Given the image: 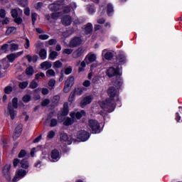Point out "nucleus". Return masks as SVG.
<instances>
[{"mask_svg":"<svg viewBox=\"0 0 182 182\" xmlns=\"http://www.w3.org/2000/svg\"><path fill=\"white\" fill-rule=\"evenodd\" d=\"M85 111L82 110L81 112H71L70 114V117L72 119H74L76 121V119L79 120L80 119H82V116H85Z\"/></svg>","mask_w":182,"mask_h":182,"instance_id":"2eb2a0df","label":"nucleus"},{"mask_svg":"<svg viewBox=\"0 0 182 182\" xmlns=\"http://www.w3.org/2000/svg\"><path fill=\"white\" fill-rule=\"evenodd\" d=\"M30 87L31 89H36V87H38V82H36L35 80H33L31 83H30Z\"/></svg>","mask_w":182,"mask_h":182,"instance_id":"8fccbe9b","label":"nucleus"},{"mask_svg":"<svg viewBox=\"0 0 182 182\" xmlns=\"http://www.w3.org/2000/svg\"><path fill=\"white\" fill-rule=\"evenodd\" d=\"M123 83V80L122 78H118L114 83V87H109L107 90V95L109 97V99L100 102V106L102 109H105V112H108V113H112V112H114V109L116 107V102L119 100V89L122 86Z\"/></svg>","mask_w":182,"mask_h":182,"instance_id":"f257e3e1","label":"nucleus"},{"mask_svg":"<svg viewBox=\"0 0 182 182\" xmlns=\"http://www.w3.org/2000/svg\"><path fill=\"white\" fill-rule=\"evenodd\" d=\"M39 39H41V41H46L47 39H49V35L41 34L39 36Z\"/></svg>","mask_w":182,"mask_h":182,"instance_id":"de8ad7c7","label":"nucleus"},{"mask_svg":"<svg viewBox=\"0 0 182 182\" xmlns=\"http://www.w3.org/2000/svg\"><path fill=\"white\" fill-rule=\"evenodd\" d=\"M89 137H90V134L85 130L79 131L77 133V138L79 139V140H81V141L89 140Z\"/></svg>","mask_w":182,"mask_h":182,"instance_id":"39448f33","label":"nucleus"},{"mask_svg":"<svg viewBox=\"0 0 182 182\" xmlns=\"http://www.w3.org/2000/svg\"><path fill=\"white\" fill-rule=\"evenodd\" d=\"M16 33V27H9L6 31V35H14Z\"/></svg>","mask_w":182,"mask_h":182,"instance_id":"bb28decb","label":"nucleus"},{"mask_svg":"<svg viewBox=\"0 0 182 182\" xmlns=\"http://www.w3.org/2000/svg\"><path fill=\"white\" fill-rule=\"evenodd\" d=\"M19 49V46L16 43H12L11 44V48L10 50L11 52H15V50H18Z\"/></svg>","mask_w":182,"mask_h":182,"instance_id":"58836bf2","label":"nucleus"},{"mask_svg":"<svg viewBox=\"0 0 182 182\" xmlns=\"http://www.w3.org/2000/svg\"><path fill=\"white\" fill-rule=\"evenodd\" d=\"M91 85V82L89 80H85L84 81V82L82 83V85L85 87H89V86H90Z\"/></svg>","mask_w":182,"mask_h":182,"instance_id":"69168bd1","label":"nucleus"},{"mask_svg":"<svg viewBox=\"0 0 182 182\" xmlns=\"http://www.w3.org/2000/svg\"><path fill=\"white\" fill-rule=\"evenodd\" d=\"M29 46H31V42L29 41V38H26V43L24 44V48L26 49H29Z\"/></svg>","mask_w":182,"mask_h":182,"instance_id":"bf43d9fd","label":"nucleus"},{"mask_svg":"<svg viewBox=\"0 0 182 182\" xmlns=\"http://www.w3.org/2000/svg\"><path fill=\"white\" fill-rule=\"evenodd\" d=\"M6 16V11H5V9H1L0 10V17L5 18Z\"/></svg>","mask_w":182,"mask_h":182,"instance_id":"680f3d73","label":"nucleus"},{"mask_svg":"<svg viewBox=\"0 0 182 182\" xmlns=\"http://www.w3.org/2000/svg\"><path fill=\"white\" fill-rule=\"evenodd\" d=\"M63 7V1H57L56 3L50 4L48 6L50 11H52L53 12H56V11H60Z\"/></svg>","mask_w":182,"mask_h":182,"instance_id":"0eeeda50","label":"nucleus"},{"mask_svg":"<svg viewBox=\"0 0 182 182\" xmlns=\"http://www.w3.org/2000/svg\"><path fill=\"white\" fill-rule=\"evenodd\" d=\"M63 65V63H62V62L57 60L53 63V69H60V68H62Z\"/></svg>","mask_w":182,"mask_h":182,"instance_id":"473e14b6","label":"nucleus"},{"mask_svg":"<svg viewBox=\"0 0 182 182\" xmlns=\"http://www.w3.org/2000/svg\"><path fill=\"white\" fill-rule=\"evenodd\" d=\"M22 133V124H18L15 129L14 134L13 136V139L14 140H16L19 136H21V134Z\"/></svg>","mask_w":182,"mask_h":182,"instance_id":"dca6fc26","label":"nucleus"},{"mask_svg":"<svg viewBox=\"0 0 182 182\" xmlns=\"http://www.w3.org/2000/svg\"><path fill=\"white\" fill-rule=\"evenodd\" d=\"M71 73H72V67L68 66V67L65 68V75H70Z\"/></svg>","mask_w":182,"mask_h":182,"instance_id":"864d4df0","label":"nucleus"},{"mask_svg":"<svg viewBox=\"0 0 182 182\" xmlns=\"http://www.w3.org/2000/svg\"><path fill=\"white\" fill-rule=\"evenodd\" d=\"M55 134H56V133L55 132V131L50 130L47 134V139L50 140V139H53V137H55Z\"/></svg>","mask_w":182,"mask_h":182,"instance_id":"c9c22d12","label":"nucleus"},{"mask_svg":"<svg viewBox=\"0 0 182 182\" xmlns=\"http://www.w3.org/2000/svg\"><path fill=\"white\" fill-rule=\"evenodd\" d=\"M73 52V49L72 48H65L63 50V53H65V55H71Z\"/></svg>","mask_w":182,"mask_h":182,"instance_id":"a18cd8bd","label":"nucleus"},{"mask_svg":"<svg viewBox=\"0 0 182 182\" xmlns=\"http://www.w3.org/2000/svg\"><path fill=\"white\" fill-rule=\"evenodd\" d=\"M11 164H6L3 168V174L6 177L7 181H11Z\"/></svg>","mask_w":182,"mask_h":182,"instance_id":"9d476101","label":"nucleus"},{"mask_svg":"<svg viewBox=\"0 0 182 182\" xmlns=\"http://www.w3.org/2000/svg\"><path fill=\"white\" fill-rule=\"evenodd\" d=\"M21 55H23V50L17 52L16 53H11L6 56L8 60L12 63L16 58H19V56H21Z\"/></svg>","mask_w":182,"mask_h":182,"instance_id":"9b49d317","label":"nucleus"},{"mask_svg":"<svg viewBox=\"0 0 182 182\" xmlns=\"http://www.w3.org/2000/svg\"><path fill=\"white\" fill-rule=\"evenodd\" d=\"M70 89H72V87H70L67 84H65L63 89L65 93H69V92H70Z\"/></svg>","mask_w":182,"mask_h":182,"instance_id":"6e6d98bb","label":"nucleus"},{"mask_svg":"<svg viewBox=\"0 0 182 182\" xmlns=\"http://www.w3.org/2000/svg\"><path fill=\"white\" fill-rule=\"evenodd\" d=\"M117 62L119 65H123L126 63V56L124 55H119L117 58Z\"/></svg>","mask_w":182,"mask_h":182,"instance_id":"a878e982","label":"nucleus"},{"mask_svg":"<svg viewBox=\"0 0 182 182\" xmlns=\"http://www.w3.org/2000/svg\"><path fill=\"white\" fill-rule=\"evenodd\" d=\"M55 75H56V73H55V70H53V69H50L46 72V76H48V77L55 76Z\"/></svg>","mask_w":182,"mask_h":182,"instance_id":"a19ab883","label":"nucleus"},{"mask_svg":"<svg viewBox=\"0 0 182 182\" xmlns=\"http://www.w3.org/2000/svg\"><path fill=\"white\" fill-rule=\"evenodd\" d=\"M69 114V105L68 102L64 103L63 109L58 113V119L60 123H62L65 120L64 116H68Z\"/></svg>","mask_w":182,"mask_h":182,"instance_id":"20e7f679","label":"nucleus"},{"mask_svg":"<svg viewBox=\"0 0 182 182\" xmlns=\"http://www.w3.org/2000/svg\"><path fill=\"white\" fill-rule=\"evenodd\" d=\"M60 16V13H53L51 14L52 19H58Z\"/></svg>","mask_w":182,"mask_h":182,"instance_id":"052dcab7","label":"nucleus"},{"mask_svg":"<svg viewBox=\"0 0 182 182\" xmlns=\"http://www.w3.org/2000/svg\"><path fill=\"white\" fill-rule=\"evenodd\" d=\"M59 100H60V97L59 95H55L52 100L53 103H59Z\"/></svg>","mask_w":182,"mask_h":182,"instance_id":"49530a36","label":"nucleus"},{"mask_svg":"<svg viewBox=\"0 0 182 182\" xmlns=\"http://www.w3.org/2000/svg\"><path fill=\"white\" fill-rule=\"evenodd\" d=\"M107 75L109 76V77H113V76H116V75H122V73L120 72V68H114L113 67H110L107 70Z\"/></svg>","mask_w":182,"mask_h":182,"instance_id":"6e6552de","label":"nucleus"},{"mask_svg":"<svg viewBox=\"0 0 182 182\" xmlns=\"http://www.w3.org/2000/svg\"><path fill=\"white\" fill-rule=\"evenodd\" d=\"M42 95H49V90L48 88H42L41 91Z\"/></svg>","mask_w":182,"mask_h":182,"instance_id":"338daca9","label":"nucleus"},{"mask_svg":"<svg viewBox=\"0 0 182 182\" xmlns=\"http://www.w3.org/2000/svg\"><path fill=\"white\" fill-rule=\"evenodd\" d=\"M60 140L62 143H65V144H68V146L72 144V139L69 138L68 134L65 132L60 134Z\"/></svg>","mask_w":182,"mask_h":182,"instance_id":"1a4fd4ad","label":"nucleus"},{"mask_svg":"<svg viewBox=\"0 0 182 182\" xmlns=\"http://www.w3.org/2000/svg\"><path fill=\"white\" fill-rule=\"evenodd\" d=\"M107 14L108 16H112V15H113V6L110 4L107 5Z\"/></svg>","mask_w":182,"mask_h":182,"instance_id":"2f4dec72","label":"nucleus"},{"mask_svg":"<svg viewBox=\"0 0 182 182\" xmlns=\"http://www.w3.org/2000/svg\"><path fill=\"white\" fill-rule=\"evenodd\" d=\"M89 127L94 134H97L102 132V129H100V124L97 120L90 119Z\"/></svg>","mask_w":182,"mask_h":182,"instance_id":"7ed1b4c3","label":"nucleus"},{"mask_svg":"<svg viewBox=\"0 0 182 182\" xmlns=\"http://www.w3.org/2000/svg\"><path fill=\"white\" fill-rule=\"evenodd\" d=\"M14 21L16 23H18V25H21V23H22V18H21L19 16L14 17Z\"/></svg>","mask_w":182,"mask_h":182,"instance_id":"09e8293b","label":"nucleus"},{"mask_svg":"<svg viewBox=\"0 0 182 182\" xmlns=\"http://www.w3.org/2000/svg\"><path fill=\"white\" fill-rule=\"evenodd\" d=\"M85 53V48L82 47H79L76 49L72 54L73 59H79L82 55Z\"/></svg>","mask_w":182,"mask_h":182,"instance_id":"f8f14e48","label":"nucleus"},{"mask_svg":"<svg viewBox=\"0 0 182 182\" xmlns=\"http://www.w3.org/2000/svg\"><path fill=\"white\" fill-rule=\"evenodd\" d=\"M58 52L50 51V55H49L50 60H55V59H56V58H58Z\"/></svg>","mask_w":182,"mask_h":182,"instance_id":"f704fd0d","label":"nucleus"},{"mask_svg":"<svg viewBox=\"0 0 182 182\" xmlns=\"http://www.w3.org/2000/svg\"><path fill=\"white\" fill-rule=\"evenodd\" d=\"M92 100H93V95H88L84 97L80 102L81 107H85L87 105H90V103H92Z\"/></svg>","mask_w":182,"mask_h":182,"instance_id":"4468645a","label":"nucleus"},{"mask_svg":"<svg viewBox=\"0 0 182 182\" xmlns=\"http://www.w3.org/2000/svg\"><path fill=\"white\" fill-rule=\"evenodd\" d=\"M76 96V93L75 92H72L69 96L68 102H73L75 100V97Z\"/></svg>","mask_w":182,"mask_h":182,"instance_id":"79ce46f5","label":"nucleus"},{"mask_svg":"<svg viewBox=\"0 0 182 182\" xmlns=\"http://www.w3.org/2000/svg\"><path fill=\"white\" fill-rule=\"evenodd\" d=\"M75 95H77L78 96H80V95H82V93H83V89L82 88H77L75 90Z\"/></svg>","mask_w":182,"mask_h":182,"instance_id":"4d7b16f0","label":"nucleus"},{"mask_svg":"<svg viewBox=\"0 0 182 182\" xmlns=\"http://www.w3.org/2000/svg\"><path fill=\"white\" fill-rule=\"evenodd\" d=\"M61 9H63L64 14H69V12H70V7L65 6L64 4H63V7L61 8Z\"/></svg>","mask_w":182,"mask_h":182,"instance_id":"603ef678","label":"nucleus"},{"mask_svg":"<svg viewBox=\"0 0 182 182\" xmlns=\"http://www.w3.org/2000/svg\"><path fill=\"white\" fill-rule=\"evenodd\" d=\"M26 176V171L25 170L20 169L16 172V176L13 178V181H16V178H22Z\"/></svg>","mask_w":182,"mask_h":182,"instance_id":"f3484780","label":"nucleus"},{"mask_svg":"<svg viewBox=\"0 0 182 182\" xmlns=\"http://www.w3.org/2000/svg\"><path fill=\"white\" fill-rule=\"evenodd\" d=\"M28 85H29L28 81H23L18 83V87L20 89H26V87H28Z\"/></svg>","mask_w":182,"mask_h":182,"instance_id":"72a5a7b5","label":"nucleus"},{"mask_svg":"<svg viewBox=\"0 0 182 182\" xmlns=\"http://www.w3.org/2000/svg\"><path fill=\"white\" fill-rule=\"evenodd\" d=\"M0 68L1 69H8L9 68V63L6 60V58H4L0 61Z\"/></svg>","mask_w":182,"mask_h":182,"instance_id":"412c9836","label":"nucleus"},{"mask_svg":"<svg viewBox=\"0 0 182 182\" xmlns=\"http://www.w3.org/2000/svg\"><path fill=\"white\" fill-rule=\"evenodd\" d=\"M58 126V119L53 118L50 119V127H56Z\"/></svg>","mask_w":182,"mask_h":182,"instance_id":"e433bc0d","label":"nucleus"},{"mask_svg":"<svg viewBox=\"0 0 182 182\" xmlns=\"http://www.w3.org/2000/svg\"><path fill=\"white\" fill-rule=\"evenodd\" d=\"M88 12L89 14H95L96 12V9H95L94 6H88Z\"/></svg>","mask_w":182,"mask_h":182,"instance_id":"13d9d810","label":"nucleus"},{"mask_svg":"<svg viewBox=\"0 0 182 182\" xmlns=\"http://www.w3.org/2000/svg\"><path fill=\"white\" fill-rule=\"evenodd\" d=\"M31 99H32V97L30 95H26L23 97V102H24V103H28V102H31Z\"/></svg>","mask_w":182,"mask_h":182,"instance_id":"ea45409f","label":"nucleus"},{"mask_svg":"<svg viewBox=\"0 0 182 182\" xmlns=\"http://www.w3.org/2000/svg\"><path fill=\"white\" fill-rule=\"evenodd\" d=\"M75 122H76L75 120V119L73 118H70V117H67L65 118L64 122H63V124L64 126H71V124H73L75 123Z\"/></svg>","mask_w":182,"mask_h":182,"instance_id":"393cba45","label":"nucleus"},{"mask_svg":"<svg viewBox=\"0 0 182 182\" xmlns=\"http://www.w3.org/2000/svg\"><path fill=\"white\" fill-rule=\"evenodd\" d=\"M82 38L80 37H75L73 38L68 45V48H77V46H79L82 45Z\"/></svg>","mask_w":182,"mask_h":182,"instance_id":"423d86ee","label":"nucleus"},{"mask_svg":"<svg viewBox=\"0 0 182 182\" xmlns=\"http://www.w3.org/2000/svg\"><path fill=\"white\" fill-rule=\"evenodd\" d=\"M56 43V40L55 39H50L48 41V45H55Z\"/></svg>","mask_w":182,"mask_h":182,"instance_id":"774afa93","label":"nucleus"},{"mask_svg":"<svg viewBox=\"0 0 182 182\" xmlns=\"http://www.w3.org/2000/svg\"><path fill=\"white\" fill-rule=\"evenodd\" d=\"M86 59H87L89 60V62L92 63V62H95V60H96V55L95 54H88L86 57V58L85 59V60H86Z\"/></svg>","mask_w":182,"mask_h":182,"instance_id":"7c9ffc66","label":"nucleus"},{"mask_svg":"<svg viewBox=\"0 0 182 182\" xmlns=\"http://www.w3.org/2000/svg\"><path fill=\"white\" fill-rule=\"evenodd\" d=\"M40 77H45V73H40L36 75V80H38Z\"/></svg>","mask_w":182,"mask_h":182,"instance_id":"e2e57ef3","label":"nucleus"},{"mask_svg":"<svg viewBox=\"0 0 182 182\" xmlns=\"http://www.w3.org/2000/svg\"><path fill=\"white\" fill-rule=\"evenodd\" d=\"M55 85H56V80L50 79L48 81V86H50V87H54Z\"/></svg>","mask_w":182,"mask_h":182,"instance_id":"3c124183","label":"nucleus"},{"mask_svg":"<svg viewBox=\"0 0 182 182\" xmlns=\"http://www.w3.org/2000/svg\"><path fill=\"white\" fill-rule=\"evenodd\" d=\"M39 56L43 60H45V59H46L47 58L46 50L41 49L39 53Z\"/></svg>","mask_w":182,"mask_h":182,"instance_id":"c85d7f7f","label":"nucleus"},{"mask_svg":"<svg viewBox=\"0 0 182 182\" xmlns=\"http://www.w3.org/2000/svg\"><path fill=\"white\" fill-rule=\"evenodd\" d=\"M41 69H44V70H47V69H50L52 68V63L49 61H45L41 64Z\"/></svg>","mask_w":182,"mask_h":182,"instance_id":"5701e85b","label":"nucleus"},{"mask_svg":"<svg viewBox=\"0 0 182 182\" xmlns=\"http://www.w3.org/2000/svg\"><path fill=\"white\" fill-rule=\"evenodd\" d=\"M49 103H50V100H49V99H46L42 102L41 105L42 106H48V105H49Z\"/></svg>","mask_w":182,"mask_h":182,"instance_id":"0e129e2a","label":"nucleus"},{"mask_svg":"<svg viewBox=\"0 0 182 182\" xmlns=\"http://www.w3.org/2000/svg\"><path fill=\"white\" fill-rule=\"evenodd\" d=\"M18 165H20L22 168H28L29 167V165L28 164V161L26 160H15L14 161V167H16Z\"/></svg>","mask_w":182,"mask_h":182,"instance_id":"ddd939ff","label":"nucleus"},{"mask_svg":"<svg viewBox=\"0 0 182 182\" xmlns=\"http://www.w3.org/2000/svg\"><path fill=\"white\" fill-rule=\"evenodd\" d=\"M11 14L13 18H16L17 16H22L23 11L21 9L16 8L12 9Z\"/></svg>","mask_w":182,"mask_h":182,"instance_id":"a211bd4d","label":"nucleus"},{"mask_svg":"<svg viewBox=\"0 0 182 182\" xmlns=\"http://www.w3.org/2000/svg\"><path fill=\"white\" fill-rule=\"evenodd\" d=\"M51 158H53V160H58V159H60V153H59L58 149H54L52 151Z\"/></svg>","mask_w":182,"mask_h":182,"instance_id":"b1692460","label":"nucleus"},{"mask_svg":"<svg viewBox=\"0 0 182 182\" xmlns=\"http://www.w3.org/2000/svg\"><path fill=\"white\" fill-rule=\"evenodd\" d=\"M85 68H86V60H84L81 62L80 65L78 68V72L80 73V72H85Z\"/></svg>","mask_w":182,"mask_h":182,"instance_id":"c756f323","label":"nucleus"},{"mask_svg":"<svg viewBox=\"0 0 182 182\" xmlns=\"http://www.w3.org/2000/svg\"><path fill=\"white\" fill-rule=\"evenodd\" d=\"M93 31V25L91 23H88L84 28V31L86 35H90Z\"/></svg>","mask_w":182,"mask_h":182,"instance_id":"aec40b11","label":"nucleus"},{"mask_svg":"<svg viewBox=\"0 0 182 182\" xmlns=\"http://www.w3.org/2000/svg\"><path fill=\"white\" fill-rule=\"evenodd\" d=\"M31 19H32L33 25H35V23L36 22V19H38V14H36V13H33L31 14Z\"/></svg>","mask_w":182,"mask_h":182,"instance_id":"c03bdc74","label":"nucleus"},{"mask_svg":"<svg viewBox=\"0 0 182 182\" xmlns=\"http://www.w3.org/2000/svg\"><path fill=\"white\" fill-rule=\"evenodd\" d=\"M18 108V98H14L12 100V104H9V112L10 113L11 119V120H14L15 119V117L16 116V112L14 109Z\"/></svg>","mask_w":182,"mask_h":182,"instance_id":"f03ea898","label":"nucleus"},{"mask_svg":"<svg viewBox=\"0 0 182 182\" xmlns=\"http://www.w3.org/2000/svg\"><path fill=\"white\" fill-rule=\"evenodd\" d=\"M63 25H65V26H69L70 23H72V18L70 16H65L62 18Z\"/></svg>","mask_w":182,"mask_h":182,"instance_id":"6ab92c4d","label":"nucleus"},{"mask_svg":"<svg viewBox=\"0 0 182 182\" xmlns=\"http://www.w3.org/2000/svg\"><path fill=\"white\" fill-rule=\"evenodd\" d=\"M12 90H13V88L11 86H6L5 88H4V93H6V95H11V93H12Z\"/></svg>","mask_w":182,"mask_h":182,"instance_id":"4c0bfd02","label":"nucleus"},{"mask_svg":"<svg viewBox=\"0 0 182 182\" xmlns=\"http://www.w3.org/2000/svg\"><path fill=\"white\" fill-rule=\"evenodd\" d=\"M26 75H28L29 76L33 75V68L32 67H28L26 69Z\"/></svg>","mask_w":182,"mask_h":182,"instance_id":"37998d69","label":"nucleus"},{"mask_svg":"<svg viewBox=\"0 0 182 182\" xmlns=\"http://www.w3.org/2000/svg\"><path fill=\"white\" fill-rule=\"evenodd\" d=\"M102 56H104L105 58L107 59V60H110L113 58V53L107 52V50H103Z\"/></svg>","mask_w":182,"mask_h":182,"instance_id":"4be33fe9","label":"nucleus"},{"mask_svg":"<svg viewBox=\"0 0 182 182\" xmlns=\"http://www.w3.org/2000/svg\"><path fill=\"white\" fill-rule=\"evenodd\" d=\"M25 156H26V151L22 149L18 154V157L19 159H23Z\"/></svg>","mask_w":182,"mask_h":182,"instance_id":"5fc2aeb1","label":"nucleus"},{"mask_svg":"<svg viewBox=\"0 0 182 182\" xmlns=\"http://www.w3.org/2000/svg\"><path fill=\"white\" fill-rule=\"evenodd\" d=\"M74 83H75V77H70L69 78L67 79L65 84L67 85L68 86H70V87H72Z\"/></svg>","mask_w":182,"mask_h":182,"instance_id":"cd10ccee","label":"nucleus"}]
</instances>
